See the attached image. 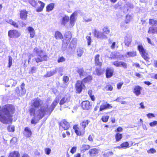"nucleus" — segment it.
Masks as SVG:
<instances>
[{
    "label": "nucleus",
    "instance_id": "f257e3e1",
    "mask_svg": "<svg viewBox=\"0 0 157 157\" xmlns=\"http://www.w3.org/2000/svg\"><path fill=\"white\" fill-rule=\"evenodd\" d=\"M59 99L56 97L54 100L50 107H48L47 104L41 107L40 110L35 111L33 108L30 110V116L32 117L31 123L36 124L38 121L42 118L45 115H49L59 103Z\"/></svg>",
    "mask_w": 157,
    "mask_h": 157
},
{
    "label": "nucleus",
    "instance_id": "f03ea898",
    "mask_svg": "<svg viewBox=\"0 0 157 157\" xmlns=\"http://www.w3.org/2000/svg\"><path fill=\"white\" fill-rule=\"evenodd\" d=\"M15 111L14 106L8 105L1 108L0 107V121L3 123H10L12 120V114Z\"/></svg>",
    "mask_w": 157,
    "mask_h": 157
},
{
    "label": "nucleus",
    "instance_id": "7ed1b4c3",
    "mask_svg": "<svg viewBox=\"0 0 157 157\" xmlns=\"http://www.w3.org/2000/svg\"><path fill=\"white\" fill-rule=\"evenodd\" d=\"M33 52L36 54V56L34 58L36 63H38L47 60V56L43 52L40 48H35L34 49Z\"/></svg>",
    "mask_w": 157,
    "mask_h": 157
},
{
    "label": "nucleus",
    "instance_id": "20e7f679",
    "mask_svg": "<svg viewBox=\"0 0 157 157\" xmlns=\"http://www.w3.org/2000/svg\"><path fill=\"white\" fill-rule=\"evenodd\" d=\"M42 103V101L38 99H35L31 101V106L32 108H30L29 110V113H30V110L33 108L35 111H37L38 110H40L41 107L44 106V104L42 106H41Z\"/></svg>",
    "mask_w": 157,
    "mask_h": 157
},
{
    "label": "nucleus",
    "instance_id": "39448f33",
    "mask_svg": "<svg viewBox=\"0 0 157 157\" xmlns=\"http://www.w3.org/2000/svg\"><path fill=\"white\" fill-rule=\"evenodd\" d=\"M138 49L142 57L145 60L148 61L149 59L148 55L146 52V50L144 48L142 45L139 44L138 46Z\"/></svg>",
    "mask_w": 157,
    "mask_h": 157
},
{
    "label": "nucleus",
    "instance_id": "423d86ee",
    "mask_svg": "<svg viewBox=\"0 0 157 157\" xmlns=\"http://www.w3.org/2000/svg\"><path fill=\"white\" fill-rule=\"evenodd\" d=\"M94 34L95 36L97 38L101 39H105L108 38V37L107 35H105L103 32L97 31L96 30H95L94 31Z\"/></svg>",
    "mask_w": 157,
    "mask_h": 157
},
{
    "label": "nucleus",
    "instance_id": "0eeeda50",
    "mask_svg": "<svg viewBox=\"0 0 157 157\" xmlns=\"http://www.w3.org/2000/svg\"><path fill=\"white\" fill-rule=\"evenodd\" d=\"M8 35L10 37L15 38L19 37L20 34L16 30H11L9 31Z\"/></svg>",
    "mask_w": 157,
    "mask_h": 157
},
{
    "label": "nucleus",
    "instance_id": "6e6552de",
    "mask_svg": "<svg viewBox=\"0 0 157 157\" xmlns=\"http://www.w3.org/2000/svg\"><path fill=\"white\" fill-rule=\"evenodd\" d=\"M82 81H78L75 85V89L76 91L78 93H80L82 89L85 87V85Z\"/></svg>",
    "mask_w": 157,
    "mask_h": 157
},
{
    "label": "nucleus",
    "instance_id": "1a4fd4ad",
    "mask_svg": "<svg viewBox=\"0 0 157 157\" xmlns=\"http://www.w3.org/2000/svg\"><path fill=\"white\" fill-rule=\"evenodd\" d=\"M73 128L75 130V133L78 136L83 135L85 133V129H81L78 128L77 125L74 126Z\"/></svg>",
    "mask_w": 157,
    "mask_h": 157
},
{
    "label": "nucleus",
    "instance_id": "9d476101",
    "mask_svg": "<svg viewBox=\"0 0 157 157\" xmlns=\"http://www.w3.org/2000/svg\"><path fill=\"white\" fill-rule=\"evenodd\" d=\"M63 69V67H59V68H56L55 69L51 71H50L48 72L46 74V76L48 77H50L54 74H55L56 72H60L61 71H62Z\"/></svg>",
    "mask_w": 157,
    "mask_h": 157
},
{
    "label": "nucleus",
    "instance_id": "9b49d317",
    "mask_svg": "<svg viewBox=\"0 0 157 157\" xmlns=\"http://www.w3.org/2000/svg\"><path fill=\"white\" fill-rule=\"evenodd\" d=\"M112 107V106L109 104L108 103L105 101L101 105L100 108V111H102L104 110L109 109Z\"/></svg>",
    "mask_w": 157,
    "mask_h": 157
},
{
    "label": "nucleus",
    "instance_id": "f8f14e48",
    "mask_svg": "<svg viewBox=\"0 0 157 157\" xmlns=\"http://www.w3.org/2000/svg\"><path fill=\"white\" fill-rule=\"evenodd\" d=\"M70 95H66L60 101L59 104L61 105L65 103H68L70 102Z\"/></svg>",
    "mask_w": 157,
    "mask_h": 157
},
{
    "label": "nucleus",
    "instance_id": "ddd939ff",
    "mask_svg": "<svg viewBox=\"0 0 157 157\" xmlns=\"http://www.w3.org/2000/svg\"><path fill=\"white\" fill-rule=\"evenodd\" d=\"M82 106L84 109H90L91 105L89 101H83L82 103Z\"/></svg>",
    "mask_w": 157,
    "mask_h": 157
},
{
    "label": "nucleus",
    "instance_id": "4468645a",
    "mask_svg": "<svg viewBox=\"0 0 157 157\" xmlns=\"http://www.w3.org/2000/svg\"><path fill=\"white\" fill-rule=\"evenodd\" d=\"M60 126L64 130L68 129L70 127L69 123L66 120H63L60 123Z\"/></svg>",
    "mask_w": 157,
    "mask_h": 157
},
{
    "label": "nucleus",
    "instance_id": "2eb2a0df",
    "mask_svg": "<svg viewBox=\"0 0 157 157\" xmlns=\"http://www.w3.org/2000/svg\"><path fill=\"white\" fill-rule=\"evenodd\" d=\"M142 90V87L138 86H136L133 90V93L137 96L140 95L141 94V90Z\"/></svg>",
    "mask_w": 157,
    "mask_h": 157
},
{
    "label": "nucleus",
    "instance_id": "dca6fc26",
    "mask_svg": "<svg viewBox=\"0 0 157 157\" xmlns=\"http://www.w3.org/2000/svg\"><path fill=\"white\" fill-rule=\"evenodd\" d=\"M113 64L114 65H115L116 67H123L124 68H126L127 67V64H126L123 62H118V61H115L113 63Z\"/></svg>",
    "mask_w": 157,
    "mask_h": 157
},
{
    "label": "nucleus",
    "instance_id": "f3484780",
    "mask_svg": "<svg viewBox=\"0 0 157 157\" xmlns=\"http://www.w3.org/2000/svg\"><path fill=\"white\" fill-rule=\"evenodd\" d=\"M27 12L25 10H23L20 12V17L23 20H26L27 18Z\"/></svg>",
    "mask_w": 157,
    "mask_h": 157
},
{
    "label": "nucleus",
    "instance_id": "a211bd4d",
    "mask_svg": "<svg viewBox=\"0 0 157 157\" xmlns=\"http://www.w3.org/2000/svg\"><path fill=\"white\" fill-rule=\"evenodd\" d=\"M114 70L112 68H108L106 70V76L107 78H110L113 75Z\"/></svg>",
    "mask_w": 157,
    "mask_h": 157
},
{
    "label": "nucleus",
    "instance_id": "6ab92c4d",
    "mask_svg": "<svg viewBox=\"0 0 157 157\" xmlns=\"http://www.w3.org/2000/svg\"><path fill=\"white\" fill-rule=\"evenodd\" d=\"M76 14L74 13L72 14L70 17V24L69 26L70 27H73L75 24V16Z\"/></svg>",
    "mask_w": 157,
    "mask_h": 157
},
{
    "label": "nucleus",
    "instance_id": "aec40b11",
    "mask_svg": "<svg viewBox=\"0 0 157 157\" xmlns=\"http://www.w3.org/2000/svg\"><path fill=\"white\" fill-rule=\"evenodd\" d=\"M27 30L30 33V37L31 38L34 37L35 35V31L33 28L31 27H29L27 28Z\"/></svg>",
    "mask_w": 157,
    "mask_h": 157
},
{
    "label": "nucleus",
    "instance_id": "412c9836",
    "mask_svg": "<svg viewBox=\"0 0 157 157\" xmlns=\"http://www.w3.org/2000/svg\"><path fill=\"white\" fill-rule=\"evenodd\" d=\"M136 56V52L135 51L132 52H127L125 55V56L127 57H134Z\"/></svg>",
    "mask_w": 157,
    "mask_h": 157
},
{
    "label": "nucleus",
    "instance_id": "4be33fe9",
    "mask_svg": "<svg viewBox=\"0 0 157 157\" xmlns=\"http://www.w3.org/2000/svg\"><path fill=\"white\" fill-rule=\"evenodd\" d=\"M40 5V6L38 7L36 9V11L37 12L42 11L44 6L45 4L41 1H38L37 4Z\"/></svg>",
    "mask_w": 157,
    "mask_h": 157
},
{
    "label": "nucleus",
    "instance_id": "5701e85b",
    "mask_svg": "<svg viewBox=\"0 0 157 157\" xmlns=\"http://www.w3.org/2000/svg\"><path fill=\"white\" fill-rule=\"evenodd\" d=\"M98 150L96 148L91 149L90 150L89 153L91 156H94L98 153Z\"/></svg>",
    "mask_w": 157,
    "mask_h": 157
},
{
    "label": "nucleus",
    "instance_id": "b1692460",
    "mask_svg": "<svg viewBox=\"0 0 157 157\" xmlns=\"http://www.w3.org/2000/svg\"><path fill=\"white\" fill-rule=\"evenodd\" d=\"M20 155L17 151H14L10 152L9 157H20Z\"/></svg>",
    "mask_w": 157,
    "mask_h": 157
},
{
    "label": "nucleus",
    "instance_id": "393cba45",
    "mask_svg": "<svg viewBox=\"0 0 157 157\" xmlns=\"http://www.w3.org/2000/svg\"><path fill=\"white\" fill-rule=\"evenodd\" d=\"M129 144L128 142H125L121 144L120 146L117 147H116L119 149L126 148L129 147Z\"/></svg>",
    "mask_w": 157,
    "mask_h": 157
},
{
    "label": "nucleus",
    "instance_id": "a878e982",
    "mask_svg": "<svg viewBox=\"0 0 157 157\" xmlns=\"http://www.w3.org/2000/svg\"><path fill=\"white\" fill-rule=\"evenodd\" d=\"M25 133L24 134L26 136L29 137L31 135V132L30 130L28 127H26L25 129Z\"/></svg>",
    "mask_w": 157,
    "mask_h": 157
},
{
    "label": "nucleus",
    "instance_id": "bb28decb",
    "mask_svg": "<svg viewBox=\"0 0 157 157\" xmlns=\"http://www.w3.org/2000/svg\"><path fill=\"white\" fill-rule=\"evenodd\" d=\"M6 22L10 24V25H12L15 28H18V24L16 22H15L13 21V20L11 19H10L7 20L6 21Z\"/></svg>",
    "mask_w": 157,
    "mask_h": 157
},
{
    "label": "nucleus",
    "instance_id": "cd10ccee",
    "mask_svg": "<svg viewBox=\"0 0 157 157\" xmlns=\"http://www.w3.org/2000/svg\"><path fill=\"white\" fill-rule=\"evenodd\" d=\"M65 36L66 40L68 41V42H67V44L68 42H69L71 38V33L69 31L65 33Z\"/></svg>",
    "mask_w": 157,
    "mask_h": 157
},
{
    "label": "nucleus",
    "instance_id": "c85d7f7f",
    "mask_svg": "<svg viewBox=\"0 0 157 157\" xmlns=\"http://www.w3.org/2000/svg\"><path fill=\"white\" fill-rule=\"evenodd\" d=\"M90 148V145L86 144H83L82 145L80 148V150L81 151H83L84 152L86 150H88Z\"/></svg>",
    "mask_w": 157,
    "mask_h": 157
},
{
    "label": "nucleus",
    "instance_id": "c756f323",
    "mask_svg": "<svg viewBox=\"0 0 157 157\" xmlns=\"http://www.w3.org/2000/svg\"><path fill=\"white\" fill-rule=\"evenodd\" d=\"M77 72L81 77L82 76H85L87 75V73L84 71L83 69L82 68L78 69L77 70Z\"/></svg>",
    "mask_w": 157,
    "mask_h": 157
},
{
    "label": "nucleus",
    "instance_id": "7c9ffc66",
    "mask_svg": "<svg viewBox=\"0 0 157 157\" xmlns=\"http://www.w3.org/2000/svg\"><path fill=\"white\" fill-rule=\"evenodd\" d=\"M55 37L56 39H61L63 38L62 34L59 31H57L55 33Z\"/></svg>",
    "mask_w": 157,
    "mask_h": 157
},
{
    "label": "nucleus",
    "instance_id": "2f4dec72",
    "mask_svg": "<svg viewBox=\"0 0 157 157\" xmlns=\"http://www.w3.org/2000/svg\"><path fill=\"white\" fill-rule=\"evenodd\" d=\"M131 42V39L127 36L125 37L124 43L125 45L128 47L129 46Z\"/></svg>",
    "mask_w": 157,
    "mask_h": 157
},
{
    "label": "nucleus",
    "instance_id": "473e14b6",
    "mask_svg": "<svg viewBox=\"0 0 157 157\" xmlns=\"http://www.w3.org/2000/svg\"><path fill=\"white\" fill-rule=\"evenodd\" d=\"M100 56L99 55H96L95 57V63L98 65L101 66V62L99 61Z\"/></svg>",
    "mask_w": 157,
    "mask_h": 157
},
{
    "label": "nucleus",
    "instance_id": "72a5a7b5",
    "mask_svg": "<svg viewBox=\"0 0 157 157\" xmlns=\"http://www.w3.org/2000/svg\"><path fill=\"white\" fill-rule=\"evenodd\" d=\"M115 138L116 141L118 142L122 138V135L120 133H117L115 135Z\"/></svg>",
    "mask_w": 157,
    "mask_h": 157
},
{
    "label": "nucleus",
    "instance_id": "f704fd0d",
    "mask_svg": "<svg viewBox=\"0 0 157 157\" xmlns=\"http://www.w3.org/2000/svg\"><path fill=\"white\" fill-rule=\"evenodd\" d=\"M103 33L107 35L110 33V30L109 28L106 26L104 27L102 29Z\"/></svg>",
    "mask_w": 157,
    "mask_h": 157
},
{
    "label": "nucleus",
    "instance_id": "c9c22d12",
    "mask_svg": "<svg viewBox=\"0 0 157 157\" xmlns=\"http://www.w3.org/2000/svg\"><path fill=\"white\" fill-rule=\"evenodd\" d=\"M69 20V17L67 16H65L63 18L62 21V24L65 25Z\"/></svg>",
    "mask_w": 157,
    "mask_h": 157
},
{
    "label": "nucleus",
    "instance_id": "e433bc0d",
    "mask_svg": "<svg viewBox=\"0 0 157 157\" xmlns=\"http://www.w3.org/2000/svg\"><path fill=\"white\" fill-rule=\"evenodd\" d=\"M117 54H118L115 52H112L109 58L111 59H118L119 58V57Z\"/></svg>",
    "mask_w": 157,
    "mask_h": 157
},
{
    "label": "nucleus",
    "instance_id": "4c0bfd02",
    "mask_svg": "<svg viewBox=\"0 0 157 157\" xmlns=\"http://www.w3.org/2000/svg\"><path fill=\"white\" fill-rule=\"evenodd\" d=\"M132 17L130 15H127L126 17V19L125 20V22L126 23H128L132 20Z\"/></svg>",
    "mask_w": 157,
    "mask_h": 157
},
{
    "label": "nucleus",
    "instance_id": "58836bf2",
    "mask_svg": "<svg viewBox=\"0 0 157 157\" xmlns=\"http://www.w3.org/2000/svg\"><path fill=\"white\" fill-rule=\"evenodd\" d=\"M149 22V23L152 26H157V21L153 19H150Z\"/></svg>",
    "mask_w": 157,
    "mask_h": 157
},
{
    "label": "nucleus",
    "instance_id": "ea45409f",
    "mask_svg": "<svg viewBox=\"0 0 157 157\" xmlns=\"http://www.w3.org/2000/svg\"><path fill=\"white\" fill-rule=\"evenodd\" d=\"M54 7V4L53 3H51L47 6L46 7V10L49 12L51 11L53 9Z\"/></svg>",
    "mask_w": 157,
    "mask_h": 157
},
{
    "label": "nucleus",
    "instance_id": "a19ab883",
    "mask_svg": "<svg viewBox=\"0 0 157 157\" xmlns=\"http://www.w3.org/2000/svg\"><path fill=\"white\" fill-rule=\"evenodd\" d=\"M83 52L84 51L83 48H78L77 51L78 56L79 57L81 56L82 55Z\"/></svg>",
    "mask_w": 157,
    "mask_h": 157
},
{
    "label": "nucleus",
    "instance_id": "79ce46f5",
    "mask_svg": "<svg viewBox=\"0 0 157 157\" xmlns=\"http://www.w3.org/2000/svg\"><path fill=\"white\" fill-rule=\"evenodd\" d=\"M88 123L89 122L87 120L84 121L82 122L81 125L83 128V129H85V127L88 124Z\"/></svg>",
    "mask_w": 157,
    "mask_h": 157
},
{
    "label": "nucleus",
    "instance_id": "37998d69",
    "mask_svg": "<svg viewBox=\"0 0 157 157\" xmlns=\"http://www.w3.org/2000/svg\"><path fill=\"white\" fill-rule=\"evenodd\" d=\"M148 33H155V28L153 27L149 28Z\"/></svg>",
    "mask_w": 157,
    "mask_h": 157
},
{
    "label": "nucleus",
    "instance_id": "c03bdc74",
    "mask_svg": "<svg viewBox=\"0 0 157 157\" xmlns=\"http://www.w3.org/2000/svg\"><path fill=\"white\" fill-rule=\"evenodd\" d=\"M113 88L111 85H107L104 87V90L105 91H111L113 90Z\"/></svg>",
    "mask_w": 157,
    "mask_h": 157
},
{
    "label": "nucleus",
    "instance_id": "a18cd8bd",
    "mask_svg": "<svg viewBox=\"0 0 157 157\" xmlns=\"http://www.w3.org/2000/svg\"><path fill=\"white\" fill-rule=\"evenodd\" d=\"M25 1H28L33 6L35 7L36 5V3L34 0H24Z\"/></svg>",
    "mask_w": 157,
    "mask_h": 157
},
{
    "label": "nucleus",
    "instance_id": "49530a36",
    "mask_svg": "<svg viewBox=\"0 0 157 157\" xmlns=\"http://www.w3.org/2000/svg\"><path fill=\"white\" fill-rule=\"evenodd\" d=\"M92 77H91V76H88L87 78H84L82 81H83V82H87L90 81L92 80Z\"/></svg>",
    "mask_w": 157,
    "mask_h": 157
},
{
    "label": "nucleus",
    "instance_id": "de8ad7c7",
    "mask_svg": "<svg viewBox=\"0 0 157 157\" xmlns=\"http://www.w3.org/2000/svg\"><path fill=\"white\" fill-rule=\"evenodd\" d=\"M113 153L112 151H108L107 152H105L103 155L104 157H109V156L112 155Z\"/></svg>",
    "mask_w": 157,
    "mask_h": 157
},
{
    "label": "nucleus",
    "instance_id": "09e8293b",
    "mask_svg": "<svg viewBox=\"0 0 157 157\" xmlns=\"http://www.w3.org/2000/svg\"><path fill=\"white\" fill-rule=\"evenodd\" d=\"M109 118V116H108L106 115L102 116L101 118L102 121L104 122H107Z\"/></svg>",
    "mask_w": 157,
    "mask_h": 157
},
{
    "label": "nucleus",
    "instance_id": "8fccbe9b",
    "mask_svg": "<svg viewBox=\"0 0 157 157\" xmlns=\"http://www.w3.org/2000/svg\"><path fill=\"white\" fill-rule=\"evenodd\" d=\"M66 60V59L63 56L59 57L58 58L57 62L59 63L63 62Z\"/></svg>",
    "mask_w": 157,
    "mask_h": 157
},
{
    "label": "nucleus",
    "instance_id": "3c124183",
    "mask_svg": "<svg viewBox=\"0 0 157 157\" xmlns=\"http://www.w3.org/2000/svg\"><path fill=\"white\" fill-rule=\"evenodd\" d=\"M86 39L87 41L88 45H90L91 44V43L92 41L91 37L89 36H86Z\"/></svg>",
    "mask_w": 157,
    "mask_h": 157
},
{
    "label": "nucleus",
    "instance_id": "603ef678",
    "mask_svg": "<svg viewBox=\"0 0 157 157\" xmlns=\"http://www.w3.org/2000/svg\"><path fill=\"white\" fill-rule=\"evenodd\" d=\"M7 129L9 132H13L14 131V127L13 125L9 126Z\"/></svg>",
    "mask_w": 157,
    "mask_h": 157
},
{
    "label": "nucleus",
    "instance_id": "864d4df0",
    "mask_svg": "<svg viewBox=\"0 0 157 157\" xmlns=\"http://www.w3.org/2000/svg\"><path fill=\"white\" fill-rule=\"evenodd\" d=\"M12 58L10 56H9L8 67H10L12 64Z\"/></svg>",
    "mask_w": 157,
    "mask_h": 157
},
{
    "label": "nucleus",
    "instance_id": "5fc2aeb1",
    "mask_svg": "<svg viewBox=\"0 0 157 157\" xmlns=\"http://www.w3.org/2000/svg\"><path fill=\"white\" fill-rule=\"evenodd\" d=\"M77 150V147L76 146H74L73 147L71 150L70 151V152L72 154L75 153Z\"/></svg>",
    "mask_w": 157,
    "mask_h": 157
},
{
    "label": "nucleus",
    "instance_id": "6e6d98bb",
    "mask_svg": "<svg viewBox=\"0 0 157 157\" xmlns=\"http://www.w3.org/2000/svg\"><path fill=\"white\" fill-rule=\"evenodd\" d=\"M44 151L47 155H49L51 152V150L49 148H46L44 149Z\"/></svg>",
    "mask_w": 157,
    "mask_h": 157
},
{
    "label": "nucleus",
    "instance_id": "4d7b16f0",
    "mask_svg": "<svg viewBox=\"0 0 157 157\" xmlns=\"http://www.w3.org/2000/svg\"><path fill=\"white\" fill-rule=\"evenodd\" d=\"M147 152L149 153H154L156 152V150L153 148H151L149 150H148L147 151Z\"/></svg>",
    "mask_w": 157,
    "mask_h": 157
},
{
    "label": "nucleus",
    "instance_id": "13d9d810",
    "mask_svg": "<svg viewBox=\"0 0 157 157\" xmlns=\"http://www.w3.org/2000/svg\"><path fill=\"white\" fill-rule=\"evenodd\" d=\"M157 125V121H154L153 122H151L150 123L149 125L151 127H153L156 126Z\"/></svg>",
    "mask_w": 157,
    "mask_h": 157
},
{
    "label": "nucleus",
    "instance_id": "bf43d9fd",
    "mask_svg": "<svg viewBox=\"0 0 157 157\" xmlns=\"http://www.w3.org/2000/svg\"><path fill=\"white\" fill-rule=\"evenodd\" d=\"M124 83L123 82H121L119 83H118L117 84V88L118 89H121V87L122 85Z\"/></svg>",
    "mask_w": 157,
    "mask_h": 157
},
{
    "label": "nucleus",
    "instance_id": "052dcab7",
    "mask_svg": "<svg viewBox=\"0 0 157 157\" xmlns=\"http://www.w3.org/2000/svg\"><path fill=\"white\" fill-rule=\"evenodd\" d=\"M96 73L95 74H97L98 75H100L101 73H102V72L101 71L99 68H97L96 70Z\"/></svg>",
    "mask_w": 157,
    "mask_h": 157
},
{
    "label": "nucleus",
    "instance_id": "680f3d73",
    "mask_svg": "<svg viewBox=\"0 0 157 157\" xmlns=\"http://www.w3.org/2000/svg\"><path fill=\"white\" fill-rule=\"evenodd\" d=\"M63 80L64 82H67L69 80V78L67 76H64L63 78Z\"/></svg>",
    "mask_w": 157,
    "mask_h": 157
},
{
    "label": "nucleus",
    "instance_id": "e2e57ef3",
    "mask_svg": "<svg viewBox=\"0 0 157 157\" xmlns=\"http://www.w3.org/2000/svg\"><path fill=\"white\" fill-rule=\"evenodd\" d=\"M147 116L149 118L155 117L153 113H149L147 114Z\"/></svg>",
    "mask_w": 157,
    "mask_h": 157
},
{
    "label": "nucleus",
    "instance_id": "0e129e2a",
    "mask_svg": "<svg viewBox=\"0 0 157 157\" xmlns=\"http://www.w3.org/2000/svg\"><path fill=\"white\" fill-rule=\"evenodd\" d=\"M21 95H24L26 93V90L25 88L21 89Z\"/></svg>",
    "mask_w": 157,
    "mask_h": 157
},
{
    "label": "nucleus",
    "instance_id": "69168bd1",
    "mask_svg": "<svg viewBox=\"0 0 157 157\" xmlns=\"http://www.w3.org/2000/svg\"><path fill=\"white\" fill-rule=\"evenodd\" d=\"M88 140L89 141L92 142L93 141V136L91 135H90L88 137Z\"/></svg>",
    "mask_w": 157,
    "mask_h": 157
},
{
    "label": "nucleus",
    "instance_id": "338daca9",
    "mask_svg": "<svg viewBox=\"0 0 157 157\" xmlns=\"http://www.w3.org/2000/svg\"><path fill=\"white\" fill-rule=\"evenodd\" d=\"M36 69V67H33L31 68V70L30 72L33 73L34 72Z\"/></svg>",
    "mask_w": 157,
    "mask_h": 157
},
{
    "label": "nucleus",
    "instance_id": "774afa93",
    "mask_svg": "<svg viewBox=\"0 0 157 157\" xmlns=\"http://www.w3.org/2000/svg\"><path fill=\"white\" fill-rule=\"evenodd\" d=\"M15 91L18 95H21L20 93L18 88H17L15 90Z\"/></svg>",
    "mask_w": 157,
    "mask_h": 157
}]
</instances>
